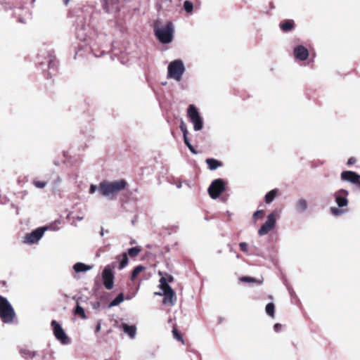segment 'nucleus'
<instances>
[{
  "mask_svg": "<svg viewBox=\"0 0 360 360\" xmlns=\"http://www.w3.org/2000/svg\"><path fill=\"white\" fill-rule=\"evenodd\" d=\"M86 27H82L80 29H78L77 31V37L78 39H79L82 41H86L88 44L90 46V49H91V51L93 54L96 56L99 57L101 56L104 51H102L99 54L96 53V49L98 47H103V39L105 38V36L103 34H96V37L94 38V36L96 35L94 34L93 36L89 37L85 32Z\"/></svg>",
  "mask_w": 360,
  "mask_h": 360,
  "instance_id": "nucleus-1",
  "label": "nucleus"
},
{
  "mask_svg": "<svg viewBox=\"0 0 360 360\" xmlns=\"http://www.w3.org/2000/svg\"><path fill=\"white\" fill-rule=\"evenodd\" d=\"M127 185V183L124 179L112 181H103L99 184L98 191L102 195L112 199L115 194L124 190Z\"/></svg>",
  "mask_w": 360,
  "mask_h": 360,
  "instance_id": "nucleus-2",
  "label": "nucleus"
},
{
  "mask_svg": "<svg viewBox=\"0 0 360 360\" xmlns=\"http://www.w3.org/2000/svg\"><path fill=\"white\" fill-rule=\"evenodd\" d=\"M160 21H156L154 25L155 35L162 44H169L172 41L174 35V25L172 22H167L165 25H160Z\"/></svg>",
  "mask_w": 360,
  "mask_h": 360,
  "instance_id": "nucleus-3",
  "label": "nucleus"
},
{
  "mask_svg": "<svg viewBox=\"0 0 360 360\" xmlns=\"http://www.w3.org/2000/svg\"><path fill=\"white\" fill-rule=\"evenodd\" d=\"M37 63L44 72H47V76L51 77L57 69L58 62L54 56L49 52H41L37 56Z\"/></svg>",
  "mask_w": 360,
  "mask_h": 360,
  "instance_id": "nucleus-4",
  "label": "nucleus"
},
{
  "mask_svg": "<svg viewBox=\"0 0 360 360\" xmlns=\"http://www.w3.org/2000/svg\"><path fill=\"white\" fill-rule=\"evenodd\" d=\"M186 68L181 59H176L171 61L167 66V79H172L177 82L181 81Z\"/></svg>",
  "mask_w": 360,
  "mask_h": 360,
  "instance_id": "nucleus-5",
  "label": "nucleus"
},
{
  "mask_svg": "<svg viewBox=\"0 0 360 360\" xmlns=\"http://www.w3.org/2000/svg\"><path fill=\"white\" fill-rule=\"evenodd\" d=\"M16 314L7 298L0 295V319L4 323H11Z\"/></svg>",
  "mask_w": 360,
  "mask_h": 360,
  "instance_id": "nucleus-6",
  "label": "nucleus"
},
{
  "mask_svg": "<svg viewBox=\"0 0 360 360\" xmlns=\"http://www.w3.org/2000/svg\"><path fill=\"white\" fill-rule=\"evenodd\" d=\"M187 115L193 124L194 131H198L202 130L204 125L203 119L194 105L191 104L188 106Z\"/></svg>",
  "mask_w": 360,
  "mask_h": 360,
  "instance_id": "nucleus-7",
  "label": "nucleus"
},
{
  "mask_svg": "<svg viewBox=\"0 0 360 360\" xmlns=\"http://www.w3.org/2000/svg\"><path fill=\"white\" fill-rule=\"evenodd\" d=\"M47 226L39 227L30 233L25 234L22 242L27 245H32L37 243L43 237L45 231L48 230Z\"/></svg>",
  "mask_w": 360,
  "mask_h": 360,
  "instance_id": "nucleus-8",
  "label": "nucleus"
},
{
  "mask_svg": "<svg viewBox=\"0 0 360 360\" xmlns=\"http://www.w3.org/2000/svg\"><path fill=\"white\" fill-rule=\"evenodd\" d=\"M226 182L222 179H214L208 188V193L212 199H217L224 191Z\"/></svg>",
  "mask_w": 360,
  "mask_h": 360,
  "instance_id": "nucleus-9",
  "label": "nucleus"
},
{
  "mask_svg": "<svg viewBox=\"0 0 360 360\" xmlns=\"http://www.w3.org/2000/svg\"><path fill=\"white\" fill-rule=\"evenodd\" d=\"M53 334L56 338L63 345H69L70 340L65 333L61 326L55 320L51 321Z\"/></svg>",
  "mask_w": 360,
  "mask_h": 360,
  "instance_id": "nucleus-10",
  "label": "nucleus"
},
{
  "mask_svg": "<svg viewBox=\"0 0 360 360\" xmlns=\"http://www.w3.org/2000/svg\"><path fill=\"white\" fill-rule=\"evenodd\" d=\"M115 266V262L112 264L107 265L102 273V278L103 281V285L108 290H111L113 288V279L114 275L112 269Z\"/></svg>",
  "mask_w": 360,
  "mask_h": 360,
  "instance_id": "nucleus-11",
  "label": "nucleus"
},
{
  "mask_svg": "<svg viewBox=\"0 0 360 360\" xmlns=\"http://www.w3.org/2000/svg\"><path fill=\"white\" fill-rule=\"evenodd\" d=\"M276 217L275 212H271L267 216V220L264 223L261 228L258 230V234L259 236L266 235L271 231L276 225Z\"/></svg>",
  "mask_w": 360,
  "mask_h": 360,
  "instance_id": "nucleus-12",
  "label": "nucleus"
},
{
  "mask_svg": "<svg viewBox=\"0 0 360 360\" xmlns=\"http://www.w3.org/2000/svg\"><path fill=\"white\" fill-rule=\"evenodd\" d=\"M342 181L349 182L360 188V175L353 171H344L340 174Z\"/></svg>",
  "mask_w": 360,
  "mask_h": 360,
  "instance_id": "nucleus-13",
  "label": "nucleus"
},
{
  "mask_svg": "<svg viewBox=\"0 0 360 360\" xmlns=\"http://www.w3.org/2000/svg\"><path fill=\"white\" fill-rule=\"evenodd\" d=\"M349 195L348 191L341 188L336 191L334 194L335 202L338 206L340 208L347 206L348 205V199L347 196Z\"/></svg>",
  "mask_w": 360,
  "mask_h": 360,
  "instance_id": "nucleus-14",
  "label": "nucleus"
},
{
  "mask_svg": "<svg viewBox=\"0 0 360 360\" xmlns=\"http://www.w3.org/2000/svg\"><path fill=\"white\" fill-rule=\"evenodd\" d=\"M309 55L308 49L302 45H298L293 49V56L297 60L305 61L308 58Z\"/></svg>",
  "mask_w": 360,
  "mask_h": 360,
  "instance_id": "nucleus-15",
  "label": "nucleus"
},
{
  "mask_svg": "<svg viewBox=\"0 0 360 360\" xmlns=\"http://www.w3.org/2000/svg\"><path fill=\"white\" fill-rule=\"evenodd\" d=\"M119 328L127 334L130 339H134L136 335L137 328L135 325H129L127 323L122 322L119 326Z\"/></svg>",
  "mask_w": 360,
  "mask_h": 360,
  "instance_id": "nucleus-16",
  "label": "nucleus"
},
{
  "mask_svg": "<svg viewBox=\"0 0 360 360\" xmlns=\"http://www.w3.org/2000/svg\"><path fill=\"white\" fill-rule=\"evenodd\" d=\"M163 303L166 305L173 306L176 301V297L174 291L170 290L167 292H163Z\"/></svg>",
  "mask_w": 360,
  "mask_h": 360,
  "instance_id": "nucleus-17",
  "label": "nucleus"
},
{
  "mask_svg": "<svg viewBox=\"0 0 360 360\" xmlns=\"http://www.w3.org/2000/svg\"><path fill=\"white\" fill-rule=\"evenodd\" d=\"M308 209V202L304 198H300L295 203V210L297 213H303Z\"/></svg>",
  "mask_w": 360,
  "mask_h": 360,
  "instance_id": "nucleus-18",
  "label": "nucleus"
},
{
  "mask_svg": "<svg viewBox=\"0 0 360 360\" xmlns=\"http://www.w3.org/2000/svg\"><path fill=\"white\" fill-rule=\"evenodd\" d=\"M103 9L107 12L110 13L115 9H117V6H114L116 4L115 0H101Z\"/></svg>",
  "mask_w": 360,
  "mask_h": 360,
  "instance_id": "nucleus-19",
  "label": "nucleus"
},
{
  "mask_svg": "<svg viewBox=\"0 0 360 360\" xmlns=\"http://www.w3.org/2000/svg\"><path fill=\"white\" fill-rule=\"evenodd\" d=\"M92 266L86 265L82 262H77L73 265V269L76 273H82L89 271Z\"/></svg>",
  "mask_w": 360,
  "mask_h": 360,
  "instance_id": "nucleus-20",
  "label": "nucleus"
},
{
  "mask_svg": "<svg viewBox=\"0 0 360 360\" xmlns=\"http://www.w3.org/2000/svg\"><path fill=\"white\" fill-rule=\"evenodd\" d=\"M279 27L283 32H290L294 28V21L292 20L282 21L280 22Z\"/></svg>",
  "mask_w": 360,
  "mask_h": 360,
  "instance_id": "nucleus-21",
  "label": "nucleus"
},
{
  "mask_svg": "<svg viewBox=\"0 0 360 360\" xmlns=\"http://www.w3.org/2000/svg\"><path fill=\"white\" fill-rule=\"evenodd\" d=\"M117 262H119V269H123L128 264L129 259L127 253H122L120 255L117 256Z\"/></svg>",
  "mask_w": 360,
  "mask_h": 360,
  "instance_id": "nucleus-22",
  "label": "nucleus"
},
{
  "mask_svg": "<svg viewBox=\"0 0 360 360\" xmlns=\"http://www.w3.org/2000/svg\"><path fill=\"white\" fill-rule=\"evenodd\" d=\"M205 162L207 163L208 168L210 170H215L218 167L222 166L221 162L214 158H207L206 159Z\"/></svg>",
  "mask_w": 360,
  "mask_h": 360,
  "instance_id": "nucleus-23",
  "label": "nucleus"
},
{
  "mask_svg": "<svg viewBox=\"0 0 360 360\" xmlns=\"http://www.w3.org/2000/svg\"><path fill=\"white\" fill-rule=\"evenodd\" d=\"M277 193H278V190L276 188L268 192L265 195V197H264L265 202L267 204L272 202L274 201V200L275 199Z\"/></svg>",
  "mask_w": 360,
  "mask_h": 360,
  "instance_id": "nucleus-24",
  "label": "nucleus"
},
{
  "mask_svg": "<svg viewBox=\"0 0 360 360\" xmlns=\"http://www.w3.org/2000/svg\"><path fill=\"white\" fill-rule=\"evenodd\" d=\"M160 288L163 292L172 290L170 285L167 283V281L165 277H162L160 279Z\"/></svg>",
  "mask_w": 360,
  "mask_h": 360,
  "instance_id": "nucleus-25",
  "label": "nucleus"
},
{
  "mask_svg": "<svg viewBox=\"0 0 360 360\" xmlns=\"http://www.w3.org/2000/svg\"><path fill=\"white\" fill-rule=\"evenodd\" d=\"M145 269H146V267L143 265H139V266H136L132 271V274L131 276V281L135 280L136 278L138 276V275Z\"/></svg>",
  "mask_w": 360,
  "mask_h": 360,
  "instance_id": "nucleus-26",
  "label": "nucleus"
},
{
  "mask_svg": "<svg viewBox=\"0 0 360 360\" xmlns=\"http://www.w3.org/2000/svg\"><path fill=\"white\" fill-rule=\"evenodd\" d=\"M124 300L123 293H120L109 304L110 307H115L122 302Z\"/></svg>",
  "mask_w": 360,
  "mask_h": 360,
  "instance_id": "nucleus-27",
  "label": "nucleus"
},
{
  "mask_svg": "<svg viewBox=\"0 0 360 360\" xmlns=\"http://www.w3.org/2000/svg\"><path fill=\"white\" fill-rule=\"evenodd\" d=\"M20 354L25 359H28V358L32 359L34 356H35L37 355L36 352L31 351L28 349H22L20 350Z\"/></svg>",
  "mask_w": 360,
  "mask_h": 360,
  "instance_id": "nucleus-28",
  "label": "nucleus"
},
{
  "mask_svg": "<svg viewBox=\"0 0 360 360\" xmlns=\"http://www.w3.org/2000/svg\"><path fill=\"white\" fill-rule=\"evenodd\" d=\"M183 7H184V11L187 13L191 14L193 13V4L191 1H188V0L185 1L184 2Z\"/></svg>",
  "mask_w": 360,
  "mask_h": 360,
  "instance_id": "nucleus-29",
  "label": "nucleus"
},
{
  "mask_svg": "<svg viewBox=\"0 0 360 360\" xmlns=\"http://www.w3.org/2000/svg\"><path fill=\"white\" fill-rule=\"evenodd\" d=\"M265 311H266V313L269 316L274 318V314H275V306H274V303L270 302V303L267 304L266 306V308H265Z\"/></svg>",
  "mask_w": 360,
  "mask_h": 360,
  "instance_id": "nucleus-30",
  "label": "nucleus"
},
{
  "mask_svg": "<svg viewBox=\"0 0 360 360\" xmlns=\"http://www.w3.org/2000/svg\"><path fill=\"white\" fill-rule=\"evenodd\" d=\"M330 212L334 216H340L346 212L347 210L342 209L340 207H331Z\"/></svg>",
  "mask_w": 360,
  "mask_h": 360,
  "instance_id": "nucleus-31",
  "label": "nucleus"
},
{
  "mask_svg": "<svg viewBox=\"0 0 360 360\" xmlns=\"http://www.w3.org/2000/svg\"><path fill=\"white\" fill-rule=\"evenodd\" d=\"M75 314L80 316L84 319H86L84 309L78 303L75 307Z\"/></svg>",
  "mask_w": 360,
  "mask_h": 360,
  "instance_id": "nucleus-32",
  "label": "nucleus"
},
{
  "mask_svg": "<svg viewBox=\"0 0 360 360\" xmlns=\"http://www.w3.org/2000/svg\"><path fill=\"white\" fill-rule=\"evenodd\" d=\"M241 282L244 283H257L258 284H261L262 281H257L255 278L250 276H243L240 278Z\"/></svg>",
  "mask_w": 360,
  "mask_h": 360,
  "instance_id": "nucleus-33",
  "label": "nucleus"
},
{
  "mask_svg": "<svg viewBox=\"0 0 360 360\" xmlns=\"http://www.w3.org/2000/svg\"><path fill=\"white\" fill-rule=\"evenodd\" d=\"M141 251V249L138 247H133V248H131L128 250V254L132 257H136L139 253Z\"/></svg>",
  "mask_w": 360,
  "mask_h": 360,
  "instance_id": "nucleus-34",
  "label": "nucleus"
},
{
  "mask_svg": "<svg viewBox=\"0 0 360 360\" xmlns=\"http://www.w3.org/2000/svg\"><path fill=\"white\" fill-rule=\"evenodd\" d=\"M172 334L174 338H175L178 341H181L182 343H184V340L182 338V335L179 333L176 328H174L172 329Z\"/></svg>",
  "mask_w": 360,
  "mask_h": 360,
  "instance_id": "nucleus-35",
  "label": "nucleus"
},
{
  "mask_svg": "<svg viewBox=\"0 0 360 360\" xmlns=\"http://www.w3.org/2000/svg\"><path fill=\"white\" fill-rule=\"evenodd\" d=\"M179 127H180L181 131L183 133V136H185V135L188 134L187 127H186V124L184 123V122L183 120H181V124H180Z\"/></svg>",
  "mask_w": 360,
  "mask_h": 360,
  "instance_id": "nucleus-36",
  "label": "nucleus"
},
{
  "mask_svg": "<svg viewBox=\"0 0 360 360\" xmlns=\"http://www.w3.org/2000/svg\"><path fill=\"white\" fill-rule=\"evenodd\" d=\"M239 247L240 248V250L244 252H246L248 253V245L247 243L245 242H241L239 243Z\"/></svg>",
  "mask_w": 360,
  "mask_h": 360,
  "instance_id": "nucleus-37",
  "label": "nucleus"
},
{
  "mask_svg": "<svg viewBox=\"0 0 360 360\" xmlns=\"http://www.w3.org/2000/svg\"><path fill=\"white\" fill-rule=\"evenodd\" d=\"M34 185L39 188H43L46 186V183L44 181H34Z\"/></svg>",
  "mask_w": 360,
  "mask_h": 360,
  "instance_id": "nucleus-38",
  "label": "nucleus"
},
{
  "mask_svg": "<svg viewBox=\"0 0 360 360\" xmlns=\"http://www.w3.org/2000/svg\"><path fill=\"white\" fill-rule=\"evenodd\" d=\"M97 189H98V187H97L96 185L91 184L90 186L89 193L93 194L96 191Z\"/></svg>",
  "mask_w": 360,
  "mask_h": 360,
  "instance_id": "nucleus-39",
  "label": "nucleus"
},
{
  "mask_svg": "<svg viewBox=\"0 0 360 360\" xmlns=\"http://www.w3.org/2000/svg\"><path fill=\"white\" fill-rule=\"evenodd\" d=\"M282 325L280 323H276L274 326V329L276 332H279L281 330Z\"/></svg>",
  "mask_w": 360,
  "mask_h": 360,
  "instance_id": "nucleus-40",
  "label": "nucleus"
},
{
  "mask_svg": "<svg viewBox=\"0 0 360 360\" xmlns=\"http://www.w3.org/2000/svg\"><path fill=\"white\" fill-rule=\"evenodd\" d=\"M188 148L193 154H198V151L191 144H190V146H188Z\"/></svg>",
  "mask_w": 360,
  "mask_h": 360,
  "instance_id": "nucleus-41",
  "label": "nucleus"
},
{
  "mask_svg": "<svg viewBox=\"0 0 360 360\" xmlns=\"http://www.w3.org/2000/svg\"><path fill=\"white\" fill-rule=\"evenodd\" d=\"M188 148L193 154H198V151L191 144H190V146H188Z\"/></svg>",
  "mask_w": 360,
  "mask_h": 360,
  "instance_id": "nucleus-42",
  "label": "nucleus"
},
{
  "mask_svg": "<svg viewBox=\"0 0 360 360\" xmlns=\"http://www.w3.org/2000/svg\"><path fill=\"white\" fill-rule=\"evenodd\" d=\"M356 162V159L354 158H350L348 160H347V165H353L354 163H355Z\"/></svg>",
  "mask_w": 360,
  "mask_h": 360,
  "instance_id": "nucleus-43",
  "label": "nucleus"
},
{
  "mask_svg": "<svg viewBox=\"0 0 360 360\" xmlns=\"http://www.w3.org/2000/svg\"><path fill=\"white\" fill-rule=\"evenodd\" d=\"M184 141L187 147L190 146L191 143L187 137V135L184 136Z\"/></svg>",
  "mask_w": 360,
  "mask_h": 360,
  "instance_id": "nucleus-44",
  "label": "nucleus"
},
{
  "mask_svg": "<svg viewBox=\"0 0 360 360\" xmlns=\"http://www.w3.org/2000/svg\"><path fill=\"white\" fill-rule=\"evenodd\" d=\"M263 212L262 210H257L253 214L254 218H257L260 214H262Z\"/></svg>",
  "mask_w": 360,
  "mask_h": 360,
  "instance_id": "nucleus-45",
  "label": "nucleus"
},
{
  "mask_svg": "<svg viewBox=\"0 0 360 360\" xmlns=\"http://www.w3.org/2000/svg\"><path fill=\"white\" fill-rule=\"evenodd\" d=\"M101 330V324H98L96 327V332H98Z\"/></svg>",
  "mask_w": 360,
  "mask_h": 360,
  "instance_id": "nucleus-46",
  "label": "nucleus"
},
{
  "mask_svg": "<svg viewBox=\"0 0 360 360\" xmlns=\"http://www.w3.org/2000/svg\"><path fill=\"white\" fill-rule=\"evenodd\" d=\"M155 295L162 296V295H163V292H155Z\"/></svg>",
  "mask_w": 360,
  "mask_h": 360,
  "instance_id": "nucleus-47",
  "label": "nucleus"
},
{
  "mask_svg": "<svg viewBox=\"0 0 360 360\" xmlns=\"http://www.w3.org/2000/svg\"><path fill=\"white\" fill-rule=\"evenodd\" d=\"M100 235L101 236H104V230L102 229L101 232H100Z\"/></svg>",
  "mask_w": 360,
  "mask_h": 360,
  "instance_id": "nucleus-48",
  "label": "nucleus"
},
{
  "mask_svg": "<svg viewBox=\"0 0 360 360\" xmlns=\"http://www.w3.org/2000/svg\"><path fill=\"white\" fill-rule=\"evenodd\" d=\"M69 1H70V0H64L63 1L65 5H68Z\"/></svg>",
  "mask_w": 360,
  "mask_h": 360,
  "instance_id": "nucleus-49",
  "label": "nucleus"
},
{
  "mask_svg": "<svg viewBox=\"0 0 360 360\" xmlns=\"http://www.w3.org/2000/svg\"><path fill=\"white\" fill-rule=\"evenodd\" d=\"M77 220L81 221L83 219V217H77Z\"/></svg>",
  "mask_w": 360,
  "mask_h": 360,
  "instance_id": "nucleus-50",
  "label": "nucleus"
},
{
  "mask_svg": "<svg viewBox=\"0 0 360 360\" xmlns=\"http://www.w3.org/2000/svg\"><path fill=\"white\" fill-rule=\"evenodd\" d=\"M172 280H173V278H172V276H170V278H169V281H172Z\"/></svg>",
  "mask_w": 360,
  "mask_h": 360,
  "instance_id": "nucleus-51",
  "label": "nucleus"
},
{
  "mask_svg": "<svg viewBox=\"0 0 360 360\" xmlns=\"http://www.w3.org/2000/svg\"><path fill=\"white\" fill-rule=\"evenodd\" d=\"M181 184L177 185V187H178V188H181Z\"/></svg>",
  "mask_w": 360,
  "mask_h": 360,
  "instance_id": "nucleus-52",
  "label": "nucleus"
},
{
  "mask_svg": "<svg viewBox=\"0 0 360 360\" xmlns=\"http://www.w3.org/2000/svg\"><path fill=\"white\" fill-rule=\"evenodd\" d=\"M20 21L21 22H24L22 20H21V19L20 20Z\"/></svg>",
  "mask_w": 360,
  "mask_h": 360,
  "instance_id": "nucleus-53",
  "label": "nucleus"
}]
</instances>
